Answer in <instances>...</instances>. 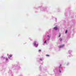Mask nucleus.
I'll use <instances>...</instances> for the list:
<instances>
[{"label": "nucleus", "instance_id": "f257e3e1", "mask_svg": "<svg viewBox=\"0 0 76 76\" xmlns=\"http://www.w3.org/2000/svg\"><path fill=\"white\" fill-rule=\"evenodd\" d=\"M34 44L35 46H38V44H36V42H34Z\"/></svg>", "mask_w": 76, "mask_h": 76}, {"label": "nucleus", "instance_id": "f03ea898", "mask_svg": "<svg viewBox=\"0 0 76 76\" xmlns=\"http://www.w3.org/2000/svg\"><path fill=\"white\" fill-rule=\"evenodd\" d=\"M64 45H62L59 46L58 47L59 48H62V47H64Z\"/></svg>", "mask_w": 76, "mask_h": 76}, {"label": "nucleus", "instance_id": "7ed1b4c3", "mask_svg": "<svg viewBox=\"0 0 76 76\" xmlns=\"http://www.w3.org/2000/svg\"><path fill=\"white\" fill-rule=\"evenodd\" d=\"M58 29V28L57 27H55L54 28V29H55V30H57Z\"/></svg>", "mask_w": 76, "mask_h": 76}, {"label": "nucleus", "instance_id": "20e7f679", "mask_svg": "<svg viewBox=\"0 0 76 76\" xmlns=\"http://www.w3.org/2000/svg\"><path fill=\"white\" fill-rule=\"evenodd\" d=\"M12 55H10L9 56H8V58H10V57H12Z\"/></svg>", "mask_w": 76, "mask_h": 76}, {"label": "nucleus", "instance_id": "39448f33", "mask_svg": "<svg viewBox=\"0 0 76 76\" xmlns=\"http://www.w3.org/2000/svg\"><path fill=\"white\" fill-rule=\"evenodd\" d=\"M59 40L60 41H62V39H61V38H60L59 39Z\"/></svg>", "mask_w": 76, "mask_h": 76}, {"label": "nucleus", "instance_id": "423d86ee", "mask_svg": "<svg viewBox=\"0 0 76 76\" xmlns=\"http://www.w3.org/2000/svg\"><path fill=\"white\" fill-rule=\"evenodd\" d=\"M47 41V40H45L44 42V44H45V43H46V42Z\"/></svg>", "mask_w": 76, "mask_h": 76}, {"label": "nucleus", "instance_id": "0eeeda50", "mask_svg": "<svg viewBox=\"0 0 76 76\" xmlns=\"http://www.w3.org/2000/svg\"><path fill=\"white\" fill-rule=\"evenodd\" d=\"M46 56H47V57H49V56H50V55H46Z\"/></svg>", "mask_w": 76, "mask_h": 76}, {"label": "nucleus", "instance_id": "6e6552de", "mask_svg": "<svg viewBox=\"0 0 76 76\" xmlns=\"http://www.w3.org/2000/svg\"><path fill=\"white\" fill-rule=\"evenodd\" d=\"M67 30H66L65 31V34H66V33H67Z\"/></svg>", "mask_w": 76, "mask_h": 76}, {"label": "nucleus", "instance_id": "1a4fd4ad", "mask_svg": "<svg viewBox=\"0 0 76 76\" xmlns=\"http://www.w3.org/2000/svg\"><path fill=\"white\" fill-rule=\"evenodd\" d=\"M60 36H61V34H60L58 37H60Z\"/></svg>", "mask_w": 76, "mask_h": 76}, {"label": "nucleus", "instance_id": "9d476101", "mask_svg": "<svg viewBox=\"0 0 76 76\" xmlns=\"http://www.w3.org/2000/svg\"><path fill=\"white\" fill-rule=\"evenodd\" d=\"M38 51L39 52H40V51H41V50H39Z\"/></svg>", "mask_w": 76, "mask_h": 76}, {"label": "nucleus", "instance_id": "9b49d317", "mask_svg": "<svg viewBox=\"0 0 76 76\" xmlns=\"http://www.w3.org/2000/svg\"><path fill=\"white\" fill-rule=\"evenodd\" d=\"M59 72L60 73H61V71H60V69H59Z\"/></svg>", "mask_w": 76, "mask_h": 76}, {"label": "nucleus", "instance_id": "f8f14e48", "mask_svg": "<svg viewBox=\"0 0 76 76\" xmlns=\"http://www.w3.org/2000/svg\"><path fill=\"white\" fill-rule=\"evenodd\" d=\"M61 65H60V66L59 67V68H60V67H61Z\"/></svg>", "mask_w": 76, "mask_h": 76}, {"label": "nucleus", "instance_id": "ddd939ff", "mask_svg": "<svg viewBox=\"0 0 76 76\" xmlns=\"http://www.w3.org/2000/svg\"><path fill=\"white\" fill-rule=\"evenodd\" d=\"M40 60H41V61L42 60V59H40Z\"/></svg>", "mask_w": 76, "mask_h": 76}, {"label": "nucleus", "instance_id": "4468645a", "mask_svg": "<svg viewBox=\"0 0 76 76\" xmlns=\"http://www.w3.org/2000/svg\"><path fill=\"white\" fill-rule=\"evenodd\" d=\"M6 60H7V59H6Z\"/></svg>", "mask_w": 76, "mask_h": 76}, {"label": "nucleus", "instance_id": "2eb2a0df", "mask_svg": "<svg viewBox=\"0 0 76 76\" xmlns=\"http://www.w3.org/2000/svg\"><path fill=\"white\" fill-rule=\"evenodd\" d=\"M47 37H49V35H48Z\"/></svg>", "mask_w": 76, "mask_h": 76}, {"label": "nucleus", "instance_id": "dca6fc26", "mask_svg": "<svg viewBox=\"0 0 76 76\" xmlns=\"http://www.w3.org/2000/svg\"><path fill=\"white\" fill-rule=\"evenodd\" d=\"M47 40H49V39H48Z\"/></svg>", "mask_w": 76, "mask_h": 76}, {"label": "nucleus", "instance_id": "f3484780", "mask_svg": "<svg viewBox=\"0 0 76 76\" xmlns=\"http://www.w3.org/2000/svg\"><path fill=\"white\" fill-rule=\"evenodd\" d=\"M2 58H3V56H2Z\"/></svg>", "mask_w": 76, "mask_h": 76}]
</instances>
